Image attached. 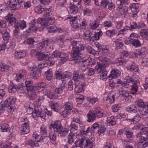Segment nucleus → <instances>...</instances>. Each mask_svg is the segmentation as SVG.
Here are the masks:
<instances>
[{
    "label": "nucleus",
    "mask_w": 148,
    "mask_h": 148,
    "mask_svg": "<svg viewBox=\"0 0 148 148\" xmlns=\"http://www.w3.org/2000/svg\"><path fill=\"white\" fill-rule=\"evenodd\" d=\"M71 46L72 47L71 57L73 60H78L81 58V51L84 49V47L80 41L73 40L71 41Z\"/></svg>",
    "instance_id": "nucleus-1"
},
{
    "label": "nucleus",
    "mask_w": 148,
    "mask_h": 148,
    "mask_svg": "<svg viewBox=\"0 0 148 148\" xmlns=\"http://www.w3.org/2000/svg\"><path fill=\"white\" fill-rule=\"evenodd\" d=\"M16 99L13 97H10L7 99L3 102L0 103V114L6 109L9 113H12L14 111Z\"/></svg>",
    "instance_id": "nucleus-2"
},
{
    "label": "nucleus",
    "mask_w": 148,
    "mask_h": 148,
    "mask_svg": "<svg viewBox=\"0 0 148 148\" xmlns=\"http://www.w3.org/2000/svg\"><path fill=\"white\" fill-rule=\"evenodd\" d=\"M79 18V16L73 17L71 16L68 18V19H70V24L72 27V30L74 31L77 30L81 26Z\"/></svg>",
    "instance_id": "nucleus-3"
},
{
    "label": "nucleus",
    "mask_w": 148,
    "mask_h": 148,
    "mask_svg": "<svg viewBox=\"0 0 148 148\" xmlns=\"http://www.w3.org/2000/svg\"><path fill=\"white\" fill-rule=\"evenodd\" d=\"M91 129L93 133L97 132L99 134L103 133L106 130L104 125L102 124L100 122L94 124L91 127Z\"/></svg>",
    "instance_id": "nucleus-4"
},
{
    "label": "nucleus",
    "mask_w": 148,
    "mask_h": 148,
    "mask_svg": "<svg viewBox=\"0 0 148 148\" xmlns=\"http://www.w3.org/2000/svg\"><path fill=\"white\" fill-rule=\"evenodd\" d=\"M49 127L51 129H53L55 132L58 133L62 130L63 127L60 122L59 121H57L51 123L49 126Z\"/></svg>",
    "instance_id": "nucleus-5"
},
{
    "label": "nucleus",
    "mask_w": 148,
    "mask_h": 148,
    "mask_svg": "<svg viewBox=\"0 0 148 148\" xmlns=\"http://www.w3.org/2000/svg\"><path fill=\"white\" fill-rule=\"evenodd\" d=\"M129 54L126 51H123L121 55V57L119 58L117 61L120 65H123L125 63H126L127 61V60L126 58H127Z\"/></svg>",
    "instance_id": "nucleus-6"
},
{
    "label": "nucleus",
    "mask_w": 148,
    "mask_h": 148,
    "mask_svg": "<svg viewBox=\"0 0 148 148\" xmlns=\"http://www.w3.org/2000/svg\"><path fill=\"white\" fill-rule=\"evenodd\" d=\"M84 148H93L95 147V139L94 138H91L86 139L84 138Z\"/></svg>",
    "instance_id": "nucleus-7"
},
{
    "label": "nucleus",
    "mask_w": 148,
    "mask_h": 148,
    "mask_svg": "<svg viewBox=\"0 0 148 148\" xmlns=\"http://www.w3.org/2000/svg\"><path fill=\"white\" fill-rule=\"evenodd\" d=\"M50 55V53L48 52L39 51L37 54V57L39 60H47L49 59Z\"/></svg>",
    "instance_id": "nucleus-8"
},
{
    "label": "nucleus",
    "mask_w": 148,
    "mask_h": 148,
    "mask_svg": "<svg viewBox=\"0 0 148 148\" xmlns=\"http://www.w3.org/2000/svg\"><path fill=\"white\" fill-rule=\"evenodd\" d=\"M29 70H30L31 72L30 75L31 77L35 79L38 78L40 75V73H39V71L36 69L35 67H29Z\"/></svg>",
    "instance_id": "nucleus-9"
},
{
    "label": "nucleus",
    "mask_w": 148,
    "mask_h": 148,
    "mask_svg": "<svg viewBox=\"0 0 148 148\" xmlns=\"http://www.w3.org/2000/svg\"><path fill=\"white\" fill-rule=\"evenodd\" d=\"M27 90L28 92L31 91L32 90H36L37 88L35 87L33 84L32 80L29 79L26 80L25 82Z\"/></svg>",
    "instance_id": "nucleus-10"
},
{
    "label": "nucleus",
    "mask_w": 148,
    "mask_h": 148,
    "mask_svg": "<svg viewBox=\"0 0 148 148\" xmlns=\"http://www.w3.org/2000/svg\"><path fill=\"white\" fill-rule=\"evenodd\" d=\"M146 53L145 48H142L140 49H138L136 51L135 55L136 57L143 58L145 56Z\"/></svg>",
    "instance_id": "nucleus-11"
},
{
    "label": "nucleus",
    "mask_w": 148,
    "mask_h": 148,
    "mask_svg": "<svg viewBox=\"0 0 148 148\" xmlns=\"http://www.w3.org/2000/svg\"><path fill=\"white\" fill-rule=\"evenodd\" d=\"M21 130L22 134L24 135L28 134L29 132L30 129L28 124L27 123H25L22 124L21 127Z\"/></svg>",
    "instance_id": "nucleus-12"
},
{
    "label": "nucleus",
    "mask_w": 148,
    "mask_h": 148,
    "mask_svg": "<svg viewBox=\"0 0 148 148\" xmlns=\"http://www.w3.org/2000/svg\"><path fill=\"white\" fill-rule=\"evenodd\" d=\"M5 18L6 20L8 22L12 25H13V23H14L15 24V23H16V18L13 17L12 14H8L7 16L5 17Z\"/></svg>",
    "instance_id": "nucleus-13"
},
{
    "label": "nucleus",
    "mask_w": 148,
    "mask_h": 148,
    "mask_svg": "<svg viewBox=\"0 0 148 148\" xmlns=\"http://www.w3.org/2000/svg\"><path fill=\"white\" fill-rule=\"evenodd\" d=\"M143 135L144 134H142L141 132H139L136 134V136L137 139L139 143H143L148 141V139L146 138Z\"/></svg>",
    "instance_id": "nucleus-14"
},
{
    "label": "nucleus",
    "mask_w": 148,
    "mask_h": 148,
    "mask_svg": "<svg viewBox=\"0 0 148 148\" xmlns=\"http://www.w3.org/2000/svg\"><path fill=\"white\" fill-rule=\"evenodd\" d=\"M79 71H74L73 73V79L72 80H73V82L74 81V84L75 85L79 84Z\"/></svg>",
    "instance_id": "nucleus-15"
},
{
    "label": "nucleus",
    "mask_w": 148,
    "mask_h": 148,
    "mask_svg": "<svg viewBox=\"0 0 148 148\" xmlns=\"http://www.w3.org/2000/svg\"><path fill=\"white\" fill-rule=\"evenodd\" d=\"M120 74V71L117 69H114L111 71V74L109 75V78L112 77V78H117Z\"/></svg>",
    "instance_id": "nucleus-16"
},
{
    "label": "nucleus",
    "mask_w": 148,
    "mask_h": 148,
    "mask_svg": "<svg viewBox=\"0 0 148 148\" xmlns=\"http://www.w3.org/2000/svg\"><path fill=\"white\" fill-rule=\"evenodd\" d=\"M93 111L97 118L104 116L103 113L99 107L95 108V110Z\"/></svg>",
    "instance_id": "nucleus-17"
},
{
    "label": "nucleus",
    "mask_w": 148,
    "mask_h": 148,
    "mask_svg": "<svg viewBox=\"0 0 148 148\" xmlns=\"http://www.w3.org/2000/svg\"><path fill=\"white\" fill-rule=\"evenodd\" d=\"M64 107L65 108L64 112H67L66 114H68L69 112H67L66 111L71 110L73 108V103L72 102L68 101L64 105Z\"/></svg>",
    "instance_id": "nucleus-18"
},
{
    "label": "nucleus",
    "mask_w": 148,
    "mask_h": 148,
    "mask_svg": "<svg viewBox=\"0 0 148 148\" xmlns=\"http://www.w3.org/2000/svg\"><path fill=\"white\" fill-rule=\"evenodd\" d=\"M129 41L136 47L141 46V44L140 40L137 38H130Z\"/></svg>",
    "instance_id": "nucleus-19"
},
{
    "label": "nucleus",
    "mask_w": 148,
    "mask_h": 148,
    "mask_svg": "<svg viewBox=\"0 0 148 148\" xmlns=\"http://www.w3.org/2000/svg\"><path fill=\"white\" fill-rule=\"evenodd\" d=\"M26 53V52L24 50L19 51H16L14 53V56L16 58H21L24 57Z\"/></svg>",
    "instance_id": "nucleus-20"
},
{
    "label": "nucleus",
    "mask_w": 148,
    "mask_h": 148,
    "mask_svg": "<svg viewBox=\"0 0 148 148\" xmlns=\"http://www.w3.org/2000/svg\"><path fill=\"white\" fill-rule=\"evenodd\" d=\"M88 119L87 121L90 122L93 121L97 118L93 111H90L87 114Z\"/></svg>",
    "instance_id": "nucleus-21"
},
{
    "label": "nucleus",
    "mask_w": 148,
    "mask_h": 148,
    "mask_svg": "<svg viewBox=\"0 0 148 148\" xmlns=\"http://www.w3.org/2000/svg\"><path fill=\"white\" fill-rule=\"evenodd\" d=\"M17 90L20 93H25L27 90L26 87L23 85V83H21L16 86Z\"/></svg>",
    "instance_id": "nucleus-22"
},
{
    "label": "nucleus",
    "mask_w": 148,
    "mask_h": 148,
    "mask_svg": "<svg viewBox=\"0 0 148 148\" xmlns=\"http://www.w3.org/2000/svg\"><path fill=\"white\" fill-rule=\"evenodd\" d=\"M62 83V84L61 85V86H59L57 88H56L55 89L54 92L56 94H59L62 93L63 90L65 88L66 83L63 82Z\"/></svg>",
    "instance_id": "nucleus-23"
},
{
    "label": "nucleus",
    "mask_w": 148,
    "mask_h": 148,
    "mask_svg": "<svg viewBox=\"0 0 148 148\" xmlns=\"http://www.w3.org/2000/svg\"><path fill=\"white\" fill-rule=\"evenodd\" d=\"M84 138H82L76 141L75 143L76 146L79 147L81 148L84 147Z\"/></svg>",
    "instance_id": "nucleus-24"
},
{
    "label": "nucleus",
    "mask_w": 148,
    "mask_h": 148,
    "mask_svg": "<svg viewBox=\"0 0 148 148\" xmlns=\"http://www.w3.org/2000/svg\"><path fill=\"white\" fill-rule=\"evenodd\" d=\"M99 21L98 20H95L93 21H91L89 24L90 28L93 29H96L99 27Z\"/></svg>",
    "instance_id": "nucleus-25"
},
{
    "label": "nucleus",
    "mask_w": 148,
    "mask_h": 148,
    "mask_svg": "<svg viewBox=\"0 0 148 148\" xmlns=\"http://www.w3.org/2000/svg\"><path fill=\"white\" fill-rule=\"evenodd\" d=\"M118 7L117 8V10L122 15L125 14L127 12V9L124 6L118 5Z\"/></svg>",
    "instance_id": "nucleus-26"
},
{
    "label": "nucleus",
    "mask_w": 148,
    "mask_h": 148,
    "mask_svg": "<svg viewBox=\"0 0 148 148\" xmlns=\"http://www.w3.org/2000/svg\"><path fill=\"white\" fill-rule=\"evenodd\" d=\"M129 69L134 74H136L139 70L138 66L134 63H133L129 66Z\"/></svg>",
    "instance_id": "nucleus-27"
},
{
    "label": "nucleus",
    "mask_w": 148,
    "mask_h": 148,
    "mask_svg": "<svg viewBox=\"0 0 148 148\" xmlns=\"http://www.w3.org/2000/svg\"><path fill=\"white\" fill-rule=\"evenodd\" d=\"M12 69V67L8 65L4 64L0 65V70L2 71L7 72Z\"/></svg>",
    "instance_id": "nucleus-28"
},
{
    "label": "nucleus",
    "mask_w": 148,
    "mask_h": 148,
    "mask_svg": "<svg viewBox=\"0 0 148 148\" xmlns=\"http://www.w3.org/2000/svg\"><path fill=\"white\" fill-rule=\"evenodd\" d=\"M43 93L45 95H47L48 97L51 99H55L56 98L54 93L51 92L49 90H45L43 91Z\"/></svg>",
    "instance_id": "nucleus-29"
},
{
    "label": "nucleus",
    "mask_w": 148,
    "mask_h": 148,
    "mask_svg": "<svg viewBox=\"0 0 148 148\" xmlns=\"http://www.w3.org/2000/svg\"><path fill=\"white\" fill-rule=\"evenodd\" d=\"M115 118L113 116L108 117L107 118V122L110 125H114L116 124Z\"/></svg>",
    "instance_id": "nucleus-30"
},
{
    "label": "nucleus",
    "mask_w": 148,
    "mask_h": 148,
    "mask_svg": "<svg viewBox=\"0 0 148 148\" xmlns=\"http://www.w3.org/2000/svg\"><path fill=\"white\" fill-rule=\"evenodd\" d=\"M36 22V20L34 19L33 21H32L29 23V27L33 32H36L38 30V28L36 27H35V24Z\"/></svg>",
    "instance_id": "nucleus-31"
},
{
    "label": "nucleus",
    "mask_w": 148,
    "mask_h": 148,
    "mask_svg": "<svg viewBox=\"0 0 148 148\" xmlns=\"http://www.w3.org/2000/svg\"><path fill=\"white\" fill-rule=\"evenodd\" d=\"M102 32L101 31H100L98 32L95 33L94 35L92 36V41H94L95 40H98L100 37L102 35Z\"/></svg>",
    "instance_id": "nucleus-32"
},
{
    "label": "nucleus",
    "mask_w": 148,
    "mask_h": 148,
    "mask_svg": "<svg viewBox=\"0 0 148 148\" xmlns=\"http://www.w3.org/2000/svg\"><path fill=\"white\" fill-rule=\"evenodd\" d=\"M84 86V84H77V85H75V90L76 92L78 93L83 92Z\"/></svg>",
    "instance_id": "nucleus-33"
},
{
    "label": "nucleus",
    "mask_w": 148,
    "mask_h": 148,
    "mask_svg": "<svg viewBox=\"0 0 148 148\" xmlns=\"http://www.w3.org/2000/svg\"><path fill=\"white\" fill-rule=\"evenodd\" d=\"M35 90H34L28 92L29 97L31 100H34L36 97V92L35 91Z\"/></svg>",
    "instance_id": "nucleus-34"
},
{
    "label": "nucleus",
    "mask_w": 148,
    "mask_h": 148,
    "mask_svg": "<svg viewBox=\"0 0 148 148\" xmlns=\"http://www.w3.org/2000/svg\"><path fill=\"white\" fill-rule=\"evenodd\" d=\"M14 26H17L18 28H20L21 29H23L26 27V23L25 21H22L20 23H15Z\"/></svg>",
    "instance_id": "nucleus-35"
},
{
    "label": "nucleus",
    "mask_w": 148,
    "mask_h": 148,
    "mask_svg": "<svg viewBox=\"0 0 148 148\" xmlns=\"http://www.w3.org/2000/svg\"><path fill=\"white\" fill-rule=\"evenodd\" d=\"M60 58L62 63H63L69 59L68 55L67 54L62 52L61 53Z\"/></svg>",
    "instance_id": "nucleus-36"
},
{
    "label": "nucleus",
    "mask_w": 148,
    "mask_h": 148,
    "mask_svg": "<svg viewBox=\"0 0 148 148\" xmlns=\"http://www.w3.org/2000/svg\"><path fill=\"white\" fill-rule=\"evenodd\" d=\"M50 107L54 111L56 112H58L59 105L57 103L52 102L50 103Z\"/></svg>",
    "instance_id": "nucleus-37"
},
{
    "label": "nucleus",
    "mask_w": 148,
    "mask_h": 148,
    "mask_svg": "<svg viewBox=\"0 0 148 148\" xmlns=\"http://www.w3.org/2000/svg\"><path fill=\"white\" fill-rule=\"evenodd\" d=\"M69 8L70 9V11L73 14L76 13L78 11V8L75 5L70 3Z\"/></svg>",
    "instance_id": "nucleus-38"
},
{
    "label": "nucleus",
    "mask_w": 148,
    "mask_h": 148,
    "mask_svg": "<svg viewBox=\"0 0 148 148\" xmlns=\"http://www.w3.org/2000/svg\"><path fill=\"white\" fill-rule=\"evenodd\" d=\"M54 78L56 79L60 80L63 79L62 72L59 71H56L55 73Z\"/></svg>",
    "instance_id": "nucleus-39"
},
{
    "label": "nucleus",
    "mask_w": 148,
    "mask_h": 148,
    "mask_svg": "<svg viewBox=\"0 0 148 148\" xmlns=\"http://www.w3.org/2000/svg\"><path fill=\"white\" fill-rule=\"evenodd\" d=\"M45 75L47 79L49 80H51L52 78L53 73L52 70L50 69L45 73Z\"/></svg>",
    "instance_id": "nucleus-40"
},
{
    "label": "nucleus",
    "mask_w": 148,
    "mask_h": 148,
    "mask_svg": "<svg viewBox=\"0 0 148 148\" xmlns=\"http://www.w3.org/2000/svg\"><path fill=\"white\" fill-rule=\"evenodd\" d=\"M126 110L127 111L130 112H133L134 113H136L137 112V108L136 106L133 104H132L129 107H127Z\"/></svg>",
    "instance_id": "nucleus-41"
},
{
    "label": "nucleus",
    "mask_w": 148,
    "mask_h": 148,
    "mask_svg": "<svg viewBox=\"0 0 148 148\" xmlns=\"http://www.w3.org/2000/svg\"><path fill=\"white\" fill-rule=\"evenodd\" d=\"M116 47L117 48H118L119 49H121L123 47V44L121 41V40L120 38L116 39L115 42Z\"/></svg>",
    "instance_id": "nucleus-42"
},
{
    "label": "nucleus",
    "mask_w": 148,
    "mask_h": 148,
    "mask_svg": "<svg viewBox=\"0 0 148 148\" xmlns=\"http://www.w3.org/2000/svg\"><path fill=\"white\" fill-rule=\"evenodd\" d=\"M10 9L12 10H15L16 9L20 8L21 7V5L15 2L14 3L13 2H10Z\"/></svg>",
    "instance_id": "nucleus-43"
},
{
    "label": "nucleus",
    "mask_w": 148,
    "mask_h": 148,
    "mask_svg": "<svg viewBox=\"0 0 148 148\" xmlns=\"http://www.w3.org/2000/svg\"><path fill=\"white\" fill-rule=\"evenodd\" d=\"M37 23L38 24H40L42 26H45L47 25V22L45 21V19L44 18H38Z\"/></svg>",
    "instance_id": "nucleus-44"
},
{
    "label": "nucleus",
    "mask_w": 148,
    "mask_h": 148,
    "mask_svg": "<svg viewBox=\"0 0 148 148\" xmlns=\"http://www.w3.org/2000/svg\"><path fill=\"white\" fill-rule=\"evenodd\" d=\"M115 100V95H108L107 97L106 101L108 103H112L114 102Z\"/></svg>",
    "instance_id": "nucleus-45"
},
{
    "label": "nucleus",
    "mask_w": 148,
    "mask_h": 148,
    "mask_svg": "<svg viewBox=\"0 0 148 148\" xmlns=\"http://www.w3.org/2000/svg\"><path fill=\"white\" fill-rule=\"evenodd\" d=\"M41 111L37 108H35L34 110L33 111L32 117L33 118L39 117Z\"/></svg>",
    "instance_id": "nucleus-46"
},
{
    "label": "nucleus",
    "mask_w": 148,
    "mask_h": 148,
    "mask_svg": "<svg viewBox=\"0 0 148 148\" xmlns=\"http://www.w3.org/2000/svg\"><path fill=\"white\" fill-rule=\"evenodd\" d=\"M89 132H90L91 134L93 133L91 130V128L90 127H87L86 128L84 127L83 130H81L80 131V135L86 134L87 133Z\"/></svg>",
    "instance_id": "nucleus-47"
},
{
    "label": "nucleus",
    "mask_w": 148,
    "mask_h": 148,
    "mask_svg": "<svg viewBox=\"0 0 148 148\" xmlns=\"http://www.w3.org/2000/svg\"><path fill=\"white\" fill-rule=\"evenodd\" d=\"M117 33V31L114 29L112 30H108L106 32V34L109 37H112L114 35H115Z\"/></svg>",
    "instance_id": "nucleus-48"
},
{
    "label": "nucleus",
    "mask_w": 148,
    "mask_h": 148,
    "mask_svg": "<svg viewBox=\"0 0 148 148\" xmlns=\"http://www.w3.org/2000/svg\"><path fill=\"white\" fill-rule=\"evenodd\" d=\"M1 129L4 132H6L10 131V127L8 125L6 124H3L1 125Z\"/></svg>",
    "instance_id": "nucleus-49"
},
{
    "label": "nucleus",
    "mask_w": 148,
    "mask_h": 148,
    "mask_svg": "<svg viewBox=\"0 0 148 148\" xmlns=\"http://www.w3.org/2000/svg\"><path fill=\"white\" fill-rule=\"evenodd\" d=\"M17 85H15L13 84L10 85L8 87V90L10 92H14L17 90Z\"/></svg>",
    "instance_id": "nucleus-50"
},
{
    "label": "nucleus",
    "mask_w": 148,
    "mask_h": 148,
    "mask_svg": "<svg viewBox=\"0 0 148 148\" xmlns=\"http://www.w3.org/2000/svg\"><path fill=\"white\" fill-rule=\"evenodd\" d=\"M97 48L99 52L104 53H106L108 52V49L106 48V47H103L101 45H100Z\"/></svg>",
    "instance_id": "nucleus-51"
},
{
    "label": "nucleus",
    "mask_w": 148,
    "mask_h": 148,
    "mask_svg": "<svg viewBox=\"0 0 148 148\" xmlns=\"http://www.w3.org/2000/svg\"><path fill=\"white\" fill-rule=\"evenodd\" d=\"M47 25L46 26H48L49 25H52L55 22L54 18L52 17H49L47 18Z\"/></svg>",
    "instance_id": "nucleus-52"
},
{
    "label": "nucleus",
    "mask_w": 148,
    "mask_h": 148,
    "mask_svg": "<svg viewBox=\"0 0 148 148\" xmlns=\"http://www.w3.org/2000/svg\"><path fill=\"white\" fill-rule=\"evenodd\" d=\"M141 118V117L140 116L139 114H136L133 118L131 119H129L128 120H129L132 122H135L136 123H137L139 122Z\"/></svg>",
    "instance_id": "nucleus-53"
},
{
    "label": "nucleus",
    "mask_w": 148,
    "mask_h": 148,
    "mask_svg": "<svg viewBox=\"0 0 148 148\" xmlns=\"http://www.w3.org/2000/svg\"><path fill=\"white\" fill-rule=\"evenodd\" d=\"M128 0H117L116 4L117 5H123L128 4Z\"/></svg>",
    "instance_id": "nucleus-54"
},
{
    "label": "nucleus",
    "mask_w": 148,
    "mask_h": 148,
    "mask_svg": "<svg viewBox=\"0 0 148 148\" xmlns=\"http://www.w3.org/2000/svg\"><path fill=\"white\" fill-rule=\"evenodd\" d=\"M55 40L58 43L64 42H65V37L63 36H59L57 37Z\"/></svg>",
    "instance_id": "nucleus-55"
},
{
    "label": "nucleus",
    "mask_w": 148,
    "mask_h": 148,
    "mask_svg": "<svg viewBox=\"0 0 148 148\" xmlns=\"http://www.w3.org/2000/svg\"><path fill=\"white\" fill-rule=\"evenodd\" d=\"M46 132L47 130L43 126H42L40 128V132L41 134H42V136H43L44 138H42V140H41V139L40 138V140H42L44 138H45L46 135ZM42 137L43 136H42Z\"/></svg>",
    "instance_id": "nucleus-56"
},
{
    "label": "nucleus",
    "mask_w": 148,
    "mask_h": 148,
    "mask_svg": "<svg viewBox=\"0 0 148 148\" xmlns=\"http://www.w3.org/2000/svg\"><path fill=\"white\" fill-rule=\"evenodd\" d=\"M92 33H89L88 34H84V40L89 41H92Z\"/></svg>",
    "instance_id": "nucleus-57"
},
{
    "label": "nucleus",
    "mask_w": 148,
    "mask_h": 148,
    "mask_svg": "<svg viewBox=\"0 0 148 148\" xmlns=\"http://www.w3.org/2000/svg\"><path fill=\"white\" fill-rule=\"evenodd\" d=\"M86 49L88 52L90 54L95 55L96 53V51L94 50L90 46L87 47Z\"/></svg>",
    "instance_id": "nucleus-58"
},
{
    "label": "nucleus",
    "mask_w": 148,
    "mask_h": 148,
    "mask_svg": "<svg viewBox=\"0 0 148 148\" xmlns=\"http://www.w3.org/2000/svg\"><path fill=\"white\" fill-rule=\"evenodd\" d=\"M49 137L52 144H54L56 139V136L53 132H51L49 134Z\"/></svg>",
    "instance_id": "nucleus-59"
},
{
    "label": "nucleus",
    "mask_w": 148,
    "mask_h": 148,
    "mask_svg": "<svg viewBox=\"0 0 148 148\" xmlns=\"http://www.w3.org/2000/svg\"><path fill=\"white\" fill-rule=\"evenodd\" d=\"M99 60L104 63L105 64H107L109 62V60L107 58L104 56H100L98 58Z\"/></svg>",
    "instance_id": "nucleus-60"
},
{
    "label": "nucleus",
    "mask_w": 148,
    "mask_h": 148,
    "mask_svg": "<svg viewBox=\"0 0 148 148\" xmlns=\"http://www.w3.org/2000/svg\"><path fill=\"white\" fill-rule=\"evenodd\" d=\"M53 58L52 57L50 58V56H49V58L48 60H47V64L49 66H52L55 63V61L53 60Z\"/></svg>",
    "instance_id": "nucleus-61"
},
{
    "label": "nucleus",
    "mask_w": 148,
    "mask_h": 148,
    "mask_svg": "<svg viewBox=\"0 0 148 148\" xmlns=\"http://www.w3.org/2000/svg\"><path fill=\"white\" fill-rule=\"evenodd\" d=\"M130 29V27L127 26H126L123 27V28L121 30H120L119 32L118 35L119 34H124V33H125L126 32Z\"/></svg>",
    "instance_id": "nucleus-62"
},
{
    "label": "nucleus",
    "mask_w": 148,
    "mask_h": 148,
    "mask_svg": "<svg viewBox=\"0 0 148 148\" xmlns=\"http://www.w3.org/2000/svg\"><path fill=\"white\" fill-rule=\"evenodd\" d=\"M135 103H136L137 106L141 108H145V104L144 102L141 100H139L136 101Z\"/></svg>",
    "instance_id": "nucleus-63"
},
{
    "label": "nucleus",
    "mask_w": 148,
    "mask_h": 148,
    "mask_svg": "<svg viewBox=\"0 0 148 148\" xmlns=\"http://www.w3.org/2000/svg\"><path fill=\"white\" fill-rule=\"evenodd\" d=\"M61 52L58 51H54L51 56L53 58H60L61 55Z\"/></svg>",
    "instance_id": "nucleus-64"
}]
</instances>
